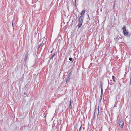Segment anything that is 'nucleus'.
<instances>
[{"label": "nucleus", "mask_w": 131, "mask_h": 131, "mask_svg": "<svg viewBox=\"0 0 131 131\" xmlns=\"http://www.w3.org/2000/svg\"><path fill=\"white\" fill-rule=\"evenodd\" d=\"M126 27L125 26H124L122 28V30L123 32V34L124 36H126L127 37H129L130 35H129L127 30H126Z\"/></svg>", "instance_id": "f257e3e1"}, {"label": "nucleus", "mask_w": 131, "mask_h": 131, "mask_svg": "<svg viewBox=\"0 0 131 131\" xmlns=\"http://www.w3.org/2000/svg\"><path fill=\"white\" fill-rule=\"evenodd\" d=\"M118 123L119 126L122 129L124 126V122L123 120H119L118 121Z\"/></svg>", "instance_id": "f03ea898"}, {"label": "nucleus", "mask_w": 131, "mask_h": 131, "mask_svg": "<svg viewBox=\"0 0 131 131\" xmlns=\"http://www.w3.org/2000/svg\"><path fill=\"white\" fill-rule=\"evenodd\" d=\"M83 17H82V16H81L80 17L79 19V23H82L83 21Z\"/></svg>", "instance_id": "7ed1b4c3"}, {"label": "nucleus", "mask_w": 131, "mask_h": 131, "mask_svg": "<svg viewBox=\"0 0 131 131\" xmlns=\"http://www.w3.org/2000/svg\"><path fill=\"white\" fill-rule=\"evenodd\" d=\"M24 93L25 95H26L25 96H28L29 95V93L27 91H25Z\"/></svg>", "instance_id": "20e7f679"}, {"label": "nucleus", "mask_w": 131, "mask_h": 131, "mask_svg": "<svg viewBox=\"0 0 131 131\" xmlns=\"http://www.w3.org/2000/svg\"><path fill=\"white\" fill-rule=\"evenodd\" d=\"M28 53H27L25 55L24 59V61H26L27 60V59L28 58Z\"/></svg>", "instance_id": "39448f33"}, {"label": "nucleus", "mask_w": 131, "mask_h": 131, "mask_svg": "<svg viewBox=\"0 0 131 131\" xmlns=\"http://www.w3.org/2000/svg\"><path fill=\"white\" fill-rule=\"evenodd\" d=\"M85 10H83L81 12V16H82V17H83V14H84L85 12Z\"/></svg>", "instance_id": "423d86ee"}, {"label": "nucleus", "mask_w": 131, "mask_h": 131, "mask_svg": "<svg viewBox=\"0 0 131 131\" xmlns=\"http://www.w3.org/2000/svg\"><path fill=\"white\" fill-rule=\"evenodd\" d=\"M100 84L101 90H103V83L101 81L100 82Z\"/></svg>", "instance_id": "0eeeda50"}, {"label": "nucleus", "mask_w": 131, "mask_h": 131, "mask_svg": "<svg viewBox=\"0 0 131 131\" xmlns=\"http://www.w3.org/2000/svg\"><path fill=\"white\" fill-rule=\"evenodd\" d=\"M71 103H72V100H71V98L70 100V104H69V107L70 109H72Z\"/></svg>", "instance_id": "6e6552de"}, {"label": "nucleus", "mask_w": 131, "mask_h": 131, "mask_svg": "<svg viewBox=\"0 0 131 131\" xmlns=\"http://www.w3.org/2000/svg\"><path fill=\"white\" fill-rule=\"evenodd\" d=\"M70 79V75H69L67 78V80L66 81V82L67 83L69 82Z\"/></svg>", "instance_id": "1a4fd4ad"}, {"label": "nucleus", "mask_w": 131, "mask_h": 131, "mask_svg": "<svg viewBox=\"0 0 131 131\" xmlns=\"http://www.w3.org/2000/svg\"><path fill=\"white\" fill-rule=\"evenodd\" d=\"M57 54V52H55L53 53L52 55V56L50 58V59H52L53 57H54Z\"/></svg>", "instance_id": "9d476101"}, {"label": "nucleus", "mask_w": 131, "mask_h": 131, "mask_svg": "<svg viewBox=\"0 0 131 131\" xmlns=\"http://www.w3.org/2000/svg\"><path fill=\"white\" fill-rule=\"evenodd\" d=\"M82 25V23H79L78 24V25L77 26L78 27V28H80L81 27Z\"/></svg>", "instance_id": "9b49d317"}, {"label": "nucleus", "mask_w": 131, "mask_h": 131, "mask_svg": "<svg viewBox=\"0 0 131 131\" xmlns=\"http://www.w3.org/2000/svg\"><path fill=\"white\" fill-rule=\"evenodd\" d=\"M115 77L113 75L112 76V79L113 80V81L114 82H115Z\"/></svg>", "instance_id": "f8f14e48"}, {"label": "nucleus", "mask_w": 131, "mask_h": 131, "mask_svg": "<svg viewBox=\"0 0 131 131\" xmlns=\"http://www.w3.org/2000/svg\"><path fill=\"white\" fill-rule=\"evenodd\" d=\"M102 95H100V102H101V100H102Z\"/></svg>", "instance_id": "ddd939ff"}, {"label": "nucleus", "mask_w": 131, "mask_h": 131, "mask_svg": "<svg viewBox=\"0 0 131 131\" xmlns=\"http://www.w3.org/2000/svg\"><path fill=\"white\" fill-rule=\"evenodd\" d=\"M69 60H70L71 61H72V58L71 57L69 58Z\"/></svg>", "instance_id": "4468645a"}, {"label": "nucleus", "mask_w": 131, "mask_h": 131, "mask_svg": "<svg viewBox=\"0 0 131 131\" xmlns=\"http://www.w3.org/2000/svg\"><path fill=\"white\" fill-rule=\"evenodd\" d=\"M42 42H41V43H40V45H39V46H39V47H38V48H40V47L41 46V44H42Z\"/></svg>", "instance_id": "2eb2a0df"}, {"label": "nucleus", "mask_w": 131, "mask_h": 131, "mask_svg": "<svg viewBox=\"0 0 131 131\" xmlns=\"http://www.w3.org/2000/svg\"><path fill=\"white\" fill-rule=\"evenodd\" d=\"M103 93V91H101V95H102Z\"/></svg>", "instance_id": "dca6fc26"}, {"label": "nucleus", "mask_w": 131, "mask_h": 131, "mask_svg": "<svg viewBox=\"0 0 131 131\" xmlns=\"http://www.w3.org/2000/svg\"><path fill=\"white\" fill-rule=\"evenodd\" d=\"M87 15H88V19H89L90 20V17H89V15L88 14Z\"/></svg>", "instance_id": "f3484780"}, {"label": "nucleus", "mask_w": 131, "mask_h": 131, "mask_svg": "<svg viewBox=\"0 0 131 131\" xmlns=\"http://www.w3.org/2000/svg\"><path fill=\"white\" fill-rule=\"evenodd\" d=\"M81 127H82V125H81L80 127V128H79V131H80L81 129Z\"/></svg>", "instance_id": "a211bd4d"}, {"label": "nucleus", "mask_w": 131, "mask_h": 131, "mask_svg": "<svg viewBox=\"0 0 131 131\" xmlns=\"http://www.w3.org/2000/svg\"><path fill=\"white\" fill-rule=\"evenodd\" d=\"M115 2H114V5H113V8H114V7H115Z\"/></svg>", "instance_id": "6ab92c4d"}, {"label": "nucleus", "mask_w": 131, "mask_h": 131, "mask_svg": "<svg viewBox=\"0 0 131 131\" xmlns=\"http://www.w3.org/2000/svg\"><path fill=\"white\" fill-rule=\"evenodd\" d=\"M74 128H75L76 129L77 128V125H76L75 127H74Z\"/></svg>", "instance_id": "aec40b11"}, {"label": "nucleus", "mask_w": 131, "mask_h": 131, "mask_svg": "<svg viewBox=\"0 0 131 131\" xmlns=\"http://www.w3.org/2000/svg\"><path fill=\"white\" fill-rule=\"evenodd\" d=\"M95 112L94 113V116H95Z\"/></svg>", "instance_id": "412c9836"}, {"label": "nucleus", "mask_w": 131, "mask_h": 131, "mask_svg": "<svg viewBox=\"0 0 131 131\" xmlns=\"http://www.w3.org/2000/svg\"><path fill=\"white\" fill-rule=\"evenodd\" d=\"M75 0V3L76 2V0Z\"/></svg>", "instance_id": "4be33fe9"}, {"label": "nucleus", "mask_w": 131, "mask_h": 131, "mask_svg": "<svg viewBox=\"0 0 131 131\" xmlns=\"http://www.w3.org/2000/svg\"><path fill=\"white\" fill-rule=\"evenodd\" d=\"M52 50L50 52H51V53H52Z\"/></svg>", "instance_id": "5701e85b"}, {"label": "nucleus", "mask_w": 131, "mask_h": 131, "mask_svg": "<svg viewBox=\"0 0 131 131\" xmlns=\"http://www.w3.org/2000/svg\"><path fill=\"white\" fill-rule=\"evenodd\" d=\"M70 74H71V73H69V75H70Z\"/></svg>", "instance_id": "b1692460"}, {"label": "nucleus", "mask_w": 131, "mask_h": 131, "mask_svg": "<svg viewBox=\"0 0 131 131\" xmlns=\"http://www.w3.org/2000/svg\"><path fill=\"white\" fill-rule=\"evenodd\" d=\"M98 114H99V112H98ZM98 115H97V116H98Z\"/></svg>", "instance_id": "393cba45"}, {"label": "nucleus", "mask_w": 131, "mask_h": 131, "mask_svg": "<svg viewBox=\"0 0 131 131\" xmlns=\"http://www.w3.org/2000/svg\"><path fill=\"white\" fill-rule=\"evenodd\" d=\"M12 25L13 26V23L12 24Z\"/></svg>", "instance_id": "a878e982"}, {"label": "nucleus", "mask_w": 131, "mask_h": 131, "mask_svg": "<svg viewBox=\"0 0 131 131\" xmlns=\"http://www.w3.org/2000/svg\"><path fill=\"white\" fill-rule=\"evenodd\" d=\"M130 80H131V77H130Z\"/></svg>", "instance_id": "bb28decb"}]
</instances>
